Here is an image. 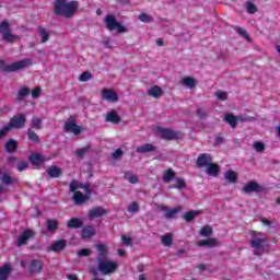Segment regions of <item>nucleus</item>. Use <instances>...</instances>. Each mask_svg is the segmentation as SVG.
I'll list each match as a JSON object with an SVG mask.
<instances>
[{
    "instance_id": "1",
    "label": "nucleus",
    "mask_w": 280,
    "mask_h": 280,
    "mask_svg": "<svg viewBox=\"0 0 280 280\" xmlns=\"http://www.w3.org/2000/svg\"><path fill=\"white\" fill-rule=\"evenodd\" d=\"M96 250H98V255L96 256L97 267L90 268V275L97 277L101 275L108 276L115 275L119 265L115 260H108V246L104 244H97Z\"/></svg>"
},
{
    "instance_id": "2",
    "label": "nucleus",
    "mask_w": 280,
    "mask_h": 280,
    "mask_svg": "<svg viewBox=\"0 0 280 280\" xmlns=\"http://www.w3.org/2000/svg\"><path fill=\"white\" fill-rule=\"evenodd\" d=\"M78 1L56 0L55 14L57 16H65V19H71L78 12Z\"/></svg>"
},
{
    "instance_id": "3",
    "label": "nucleus",
    "mask_w": 280,
    "mask_h": 280,
    "mask_svg": "<svg viewBox=\"0 0 280 280\" xmlns=\"http://www.w3.org/2000/svg\"><path fill=\"white\" fill-rule=\"evenodd\" d=\"M249 235L252 236L249 246L254 249V255L261 257L266 253V244L268 242L266 234L252 230L249 231Z\"/></svg>"
},
{
    "instance_id": "4",
    "label": "nucleus",
    "mask_w": 280,
    "mask_h": 280,
    "mask_svg": "<svg viewBox=\"0 0 280 280\" xmlns=\"http://www.w3.org/2000/svg\"><path fill=\"white\" fill-rule=\"evenodd\" d=\"M0 34L2 36V40H4V43H9L10 45L16 43V40L20 38L19 35H14L12 33V26L8 20H3L0 23Z\"/></svg>"
},
{
    "instance_id": "5",
    "label": "nucleus",
    "mask_w": 280,
    "mask_h": 280,
    "mask_svg": "<svg viewBox=\"0 0 280 280\" xmlns=\"http://www.w3.org/2000/svg\"><path fill=\"white\" fill-rule=\"evenodd\" d=\"M104 23L108 32H116L117 34H126L128 32V28L118 22L113 14H107L105 16Z\"/></svg>"
},
{
    "instance_id": "6",
    "label": "nucleus",
    "mask_w": 280,
    "mask_h": 280,
    "mask_svg": "<svg viewBox=\"0 0 280 280\" xmlns=\"http://www.w3.org/2000/svg\"><path fill=\"white\" fill-rule=\"evenodd\" d=\"M30 65H32L31 59H23L7 66L5 61L0 59V71H19V69H25V67H30Z\"/></svg>"
},
{
    "instance_id": "7",
    "label": "nucleus",
    "mask_w": 280,
    "mask_h": 280,
    "mask_svg": "<svg viewBox=\"0 0 280 280\" xmlns=\"http://www.w3.org/2000/svg\"><path fill=\"white\" fill-rule=\"evenodd\" d=\"M63 130L65 132L80 135L82 132V127L78 125V119L75 118V116H70L63 126Z\"/></svg>"
},
{
    "instance_id": "8",
    "label": "nucleus",
    "mask_w": 280,
    "mask_h": 280,
    "mask_svg": "<svg viewBox=\"0 0 280 280\" xmlns=\"http://www.w3.org/2000/svg\"><path fill=\"white\" fill-rule=\"evenodd\" d=\"M243 194H264L266 191V187L260 185L259 183L252 180L248 182L243 188H242Z\"/></svg>"
},
{
    "instance_id": "9",
    "label": "nucleus",
    "mask_w": 280,
    "mask_h": 280,
    "mask_svg": "<svg viewBox=\"0 0 280 280\" xmlns=\"http://www.w3.org/2000/svg\"><path fill=\"white\" fill-rule=\"evenodd\" d=\"M35 236L36 232H34V230L26 229L18 238L15 246H18V248H21V246H27V242H30V240Z\"/></svg>"
},
{
    "instance_id": "10",
    "label": "nucleus",
    "mask_w": 280,
    "mask_h": 280,
    "mask_svg": "<svg viewBox=\"0 0 280 280\" xmlns=\"http://www.w3.org/2000/svg\"><path fill=\"white\" fill-rule=\"evenodd\" d=\"M27 121V118L25 117V114H19L13 116L10 121H9V126L12 128H16L18 130L23 128V126H25V122Z\"/></svg>"
},
{
    "instance_id": "11",
    "label": "nucleus",
    "mask_w": 280,
    "mask_h": 280,
    "mask_svg": "<svg viewBox=\"0 0 280 280\" xmlns=\"http://www.w3.org/2000/svg\"><path fill=\"white\" fill-rule=\"evenodd\" d=\"M160 135L162 139H166L167 141H174L176 139H180L183 137V132L174 131L171 129H161Z\"/></svg>"
},
{
    "instance_id": "12",
    "label": "nucleus",
    "mask_w": 280,
    "mask_h": 280,
    "mask_svg": "<svg viewBox=\"0 0 280 280\" xmlns=\"http://www.w3.org/2000/svg\"><path fill=\"white\" fill-rule=\"evenodd\" d=\"M102 98L106 102H119V95L113 89H103L101 92Z\"/></svg>"
},
{
    "instance_id": "13",
    "label": "nucleus",
    "mask_w": 280,
    "mask_h": 280,
    "mask_svg": "<svg viewBox=\"0 0 280 280\" xmlns=\"http://www.w3.org/2000/svg\"><path fill=\"white\" fill-rule=\"evenodd\" d=\"M210 163H213V158L209 153H202L198 156L196 165L197 167H207Z\"/></svg>"
},
{
    "instance_id": "14",
    "label": "nucleus",
    "mask_w": 280,
    "mask_h": 280,
    "mask_svg": "<svg viewBox=\"0 0 280 280\" xmlns=\"http://www.w3.org/2000/svg\"><path fill=\"white\" fill-rule=\"evenodd\" d=\"M106 213H108V211H106V209H104L102 207H95L89 211V218L91 220H95V218H102V217L106 215Z\"/></svg>"
},
{
    "instance_id": "15",
    "label": "nucleus",
    "mask_w": 280,
    "mask_h": 280,
    "mask_svg": "<svg viewBox=\"0 0 280 280\" xmlns=\"http://www.w3.org/2000/svg\"><path fill=\"white\" fill-rule=\"evenodd\" d=\"M67 248V241L59 240L55 241L50 247H48V252L52 250L54 253H62Z\"/></svg>"
},
{
    "instance_id": "16",
    "label": "nucleus",
    "mask_w": 280,
    "mask_h": 280,
    "mask_svg": "<svg viewBox=\"0 0 280 280\" xmlns=\"http://www.w3.org/2000/svg\"><path fill=\"white\" fill-rule=\"evenodd\" d=\"M89 198H91L90 195H84L82 194V191H74L73 196H72V200L75 205L80 206V205H84V202H86V200H89Z\"/></svg>"
},
{
    "instance_id": "17",
    "label": "nucleus",
    "mask_w": 280,
    "mask_h": 280,
    "mask_svg": "<svg viewBox=\"0 0 280 280\" xmlns=\"http://www.w3.org/2000/svg\"><path fill=\"white\" fill-rule=\"evenodd\" d=\"M31 275H39L43 272V261L38 259H34L30 265Z\"/></svg>"
},
{
    "instance_id": "18",
    "label": "nucleus",
    "mask_w": 280,
    "mask_h": 280,
    "mask_svg": "<svg viewBox=\"0 0 280 280\" xmlns=\"http://www.w3.org/2000/svg\"><path fill=\"white\" fill-rule=\"evenodd\" d=\"M138 154H148L150 152H156V147L152 143H145L136 149Z\"/></svg>"
},
{
    "instance_id": "19",
    "label": "nucleus",
    "mask_w": 280,
    "mask_h": 280,
    "mask_svg": "<svg viewBox=\"0 0 280 280\" xmlns=\"http://www.w3.org/2000/svg\"><path fill=\"white\" fill-rule=\"evenodd\" d=\"M28 161L32 165L38 166L45 163V158L40 153H33L28 156Z\"/></svg>"
},
{
    "instance_id": "20",
    "label": "nucleus",
    "mask_w": 280,
    "mask_h": 280,
    "mask_svg": "<svg viewBox=\"0 0 280 280\" xmlns=\"http://www.w3.org/2000/svg\"><path fill=\"white\" fill-rule=\"evenodd\" d=\"M197 245L200 247L207 246L208 248H215L220 246V242H218V238H208L200 241Z\"/></svg>"
},
{
    "instance_id": "21",
    "label": "nucleus",
    "mask_w": 280,
    "mask_h": 280,
    "mask_svg": "<svg viewBox=\"0 0 280 280\" xmlns=\"http://www.w3.org/2000/svg\"><path fill=\"white\" fill-rule=\"evenodd\" d=\"M46 172L49 178H60V176H62V168L58 166H50Z\"/></svg>"
},
{
    "instance_id": "22",
    "label": "nucleus",
    "mask_w": 280,
    "mask_h": 280,
    "mask_svg": "<svg viewBox=\"0 0 280 280\" xmlns=\"http://www.w3.org/2000/svg\"><path fill=\"white\" fill-rule=\"evenodd\" d=\"M67 226L68 229H82V226H84V221L79 218H72L68 220Z\"/></svg>"
},
{
    "instance_id": "23",
    "label": "nucleus",
    "mask_w": 280,
    "mask_h": 280,
    "mask_svg": "<svg viewBox=\"0 0 280 280\" xmlns=\"http://www.w3.org/2000/svg\"><path fill=\"white\" fill-rule=\"evenodd\" d=\"M147 95L150 97H154L155 100H159L163 95V89L159 85L152 86L150 90H148Z\"/></svg>"
},
{
    "instance_id": "24",
    "label": "nucleus",
    "mask_w": 280,
    "mask_h": 280,
    "mask_svg": "<svg viewBox=\"0 0 280 280\" xmlns=\"http://www.w3.org/2000/svg\"><path fill=\"white\" fill-rule=\"evenodd\" d=\"M58 226H60V222L56 219H48L46 221V228L49 233H56V231H58Z\"/></svg>"
},
{
    "instance_id": "25",
    "label": "nucleus",
    "mask_w": 280,
    "mask_h": 280,
    "mask_svg": "<svg viewBox=\"0 0 280 280\" xmlns=\"http://www.w3.org/2000/svg\"><path fill=\"white\" fill-rule=\"evenodd\" d=\"M94 235H95L94 226L88 225L83 228L82 234H81L82 240H91V237H93Z\"/></svg>"
},
{
    "instance_id": "26",
    "label": "nucleus",
    "mask_w": 280,
    "mask_h": 280,
    "mask_svg": "<svg viewBox=\"0 0 280 280\" xmlns=\"http://www.w3.org/2000/svg\"><path fill=\"white\" fill-rule=\"evenodd\" d=\"M32 93L27 86H23L18 91L16 102H24V100Z\"/></svg>"
},
{
    "instance_id": "27",
    "label": "nucleus",
    "mask_w": 280,
    "mask_h": 280,
    "mask_svg": "<svg viewBox=\"0 0 280 280\" xmlns=\"http://www.w3.org/2000/svg\"><path fill=\"white\" fill-rule=\"evenodd\" d=\"M4 150L8 152V154H14V152L18 150L16 140L9 139L4 144Z\"/></svg>"
},
{
    "instance_id": "28",
    "label": "nucleus",
    "mask_w": 280,
    "mask_h": 280,
    "mask_svg": "<svg viewBox=\"0 0 280 280\" xmlns=\"http://www.w3.org/2000/svg\"><path fill=\"white\" fill-rule=\"evenodd\" d=\"M206 174H208V176H218V174H220V166L218 164H213V162H211L206 167Z\"/></svg>"
},
{
    "instance_id": "29",
    "label": "nucleus",
    "mask_w": 280,
    "mask_h": 280,
    "mask_svg": "<svg viewBox=\"0 0 280 280\" xmlns=\"http://www.w3.org/2000/svg\"><path fill=\"white\" fill-rule=\"evenodd\" d=\"M223 120L225 121V124H229L231 128L233 129L237 128V116L233 114H225Z\"/></svg>"
},
{
    "instance_id": "30",
    "label": "nucleus",
    "mask_w": 280,
    "mask_h": 280,
    "mask_svg": "<svg viewBox=\"0 0 280 280\" xmlns=\"http://www.w3.org/2000/svg\"><path fill=\"white\" fill-rule=\"evenodd\" d=\"M105 120L109 121V124H119L121 121V118L116 110H112L107 113Z\"/></svg>"
},
{
    "instance_id": "31",
    "label": "nucleus",
    "mask_w": 280,
    "mask_h": 280,
    "mask_svg": "<svg viewBox=\"0 0 280 280\" xmlns=\"http://www.w3.org/2000/svg\"><path fill=\"white\" fill-rule=\"evenodd\" d=\"M200 213H202L200 210H190L184 213L183 218L187 222H192L196 218H198V215H200Z\"/></svg>"
},
{
    "instance_id": "32",
    "label": "nucleus",
    "mask_w": 280,
    "mask_h": 280,
    "mask_svg": "<svg viewBox=\"0 0 280 280\" xmlns=\"http://www.w3.org/2000/svg\"><path fill=\"white\" fill-rule=\"evenodd\" d=\"M125 180H128L131 185H137L139 183V177L133 174L132 171H126L124 174Z\"/></svg>"
},
{
    "instance_id": "33",
    "label": "nucleus",
    "mask_w": 280,
    "mask_h": 280,
    "mask_svg": "<svg viewBox=\"0 0 280 280\" xmlns=\"http://www.w3.org/2000/svg\"><path fill=\"white\" fill-rule=\"evenodd\" d=\"M161 242L163 246H166V248H170V246L174 244V234L166 233L165 235L162 236Z\"/></svg>"
},
{
    "instance_id": "34",
    "label": "nucleus",
    "mask_w": 280,
    "mask_h": 280,
    "mask_svg": "<svg viewBox=\"0 0 280 280\" xmlns=\"http://www.w3.org/2000/svg\"><path fill=\"white\" fill-rule=\"evenodd\" d=\"M224 178H226L228 183L231 185H235V183H237V173H235L233 170H229L225 172Z\"/></svg>"
},
{
    "instance_id": "35",
    "label": "nucleus",
    "mask_w": 280,
    "mask_h": 280,
    "mask_svg": "<svg viewBox=\"0 0 280 280\" xmlns=\"http://www.w3.org/2000/svg\"><path fill=\"white\" fill-rule=\"evenodd\" d=\"M180 84L183 86H186L187 89H196V79L192 77H185L182 81Z\"/></svg>"
},
{
    "instance_id": "36",
    "label": "nucleus",
    "mask_w": 280,
    "mask_h": 280,
    "mask_svg": "<svg viewBox=\"0 0 280 280\" xmlns=\"http://www.w3.org/2000/svg\"><path fill=\"white\" fill-rule=\"evenodd\" d=\"M10 272H12V268L10 265H4L0 267V280H8L10 277Z\"/></svg>"
},
{
    "instance_id": "37",
    "label": "nucleus",
    "mask_w": 280,
    "mask_h": 280,
    "mask_svg": "<svg viewBox=\"0 0 280 280\" xmlns=\"http://www.w3.org/2000/svg\"><path fill=\"white\" fill-rule=\"evenodd\" d=\"M174 178H176V172H174V170L168 168L164 172V174H163L164 183H172V180H174Z\"/></svg>"
},
{
    "instance_id": "38",
    "label": "nucleus",
    "mask_w": 280,
    "mask_h": 280,
    "mask_svg": "<svg viewBox=\"0 0 280 280\" xmlns=\"http://www.w3.org/2000/svg\"><path fill=\"white\" fill-rule=\"evenodd\" d=\"M37 31L42 38V43H47V40H49V31L43 26H38Z\"/></svg>"
},
{
    "instance_id": "39",
    "label": "nucleus",
    "mask_w": 280,
    "mask_h": 280,
    "mask_svg": "<svg viewBox=\"0 0 280 280\" xmlns=\"http://www.w3.org/2000/svg\"><path fill=\"white\" fill-rule=\"evenodd\" d=\"M0 180H1L2 185L10 186V185L14 184L15 179L12 178V176H10V173H3L0 177Z\"/></svg>"
},
{
    "instance_id": "40",
    "label": "nucleus",
    "mask_w": 280,
    "mask_h": 280,
    "mask_svg": "<svg viewBox=\"0 0 280 280\" xmlns=\"http://www.w3.org/2000/svg\"><path fill=\"white\" fill-rule=\"evenodd\" d=\"M199 235H201V237H211V235H213V228H211V225H205L201 228Z\"/></svg>"
},
{
    "instance_id": "41",
    "label": "nucleus",
    "mask_w": 280,
    "mask_h": 280,
    "mask_svg": "<svg viewBox=\"0 0 280 280\" xmlns=\"http://www.w3.org/2000/svg\"><path fill=\"white\" fill-rule=\"evenodd\" d=\"M179 211H183L182 207H177V208L172 209V210L167 209L165 214H164V218H166L167 220H172V218H174V215L179 213Z\"/></svg>"
},
{
    "instance_id": "42",
    "label": "nucleus",
    "mask_w": 280,
    "mask_h": 280,
    "mask_svg": "<svg viewBox=\"0 0 280 280\" xmlns=\"http://www.w3.org/2000/svg\"><path fill=\"white\" fill-rule=\"evenodd\" d=\"M171 189H187V184L185 183V179L178 177L176 179V185L171 186Z\"/></svg>"
},
{
    "instance_id": "43",
    "label": "nucleus",
    "mask_w": 280,
    "mask_h": 280,
    "mask_svg": "<svg viewBox=\"0 0 280 280\" xmlns=\"http://www.w3.org/2000/svg\"><path fill=\"white\" fill-rule=\"evenodd\" d=\"M236 32L238 33L240 36L245 38V40H247V43H253V39L250 38V36H248V32H246V30H244L240 26H236Z\"/></svg>"
},
{
    "instance_id": "44",
    "label": "nucleus",
    "mask_w": 280,
    "mask_h": 280,
    "mask_svg": "<svg viewBox=\"0 0 280 280\" xmlns=\"http://www.w3.org/2000/svg\"><path fill=\"white\" fill-rule=\"evenodd\" d=\"M32 128H35V130H42L43 128V119L35 117L31 121Z\"/></svg>"
},
{
    "instance_id": "45",
    "label": "nucleus",
    "mask_w": 280,
    "mask_h": 280,
    "mask_svg": "<svg viewBox=\"0 0 280 280\" xmlns=\"http://www.w3.org/2000/svg\"><path fill=\"white\" fill-rule=\"evenodd\" d=\"M196 115L199 119H207V117H209V110L202 108V107H199L197 108L196 110Z\"/></svg>"
},
{
    "instance_id": "46",
    "label": "nucleus",
    "mask_w": 280,
    "mask_h": 280,
    "mask_svg": "<svg viewBox=\"0 0 280 280\" xmlns=\"http://www.w3.org/2000/svg\"><path fill=\"white\" fill-rule=\"evenodd\" d=\"M214 95L221 102H226V100H229V93L222 90L217 91Z\"/></svg>"
},
{
    "instance_id": "47",
    "label": "nucleus",
    "mask_w": 280,
    "mask_h": 280,
    "mask_svg": "<svg viewBox=\"0 0 280 280\" xmlns=\"http://www.w3.org/2000/svg\"><path fill=\"white\" fill-rule=\"evenodd\" d=\"M139 209H140L139 202L133 201L129 205L127 211L128 213H139Z\"/></svg>"
},
{
    "instance_id": "48",
    "label": "nucleus",
    "mask_w": 280,
    "mask_h": 280,
    "mask_svg": "<svg viewBox=\"0 0 280 280\" xmlns=\"http://www.w3.org/2000/svg\"><path fill=\"white\" fill-rule=\"evenodd\" d=\"M245 8L248 14H255L257 12V5L250 1L246 2Z\"/></svg>"
},
{
    "instance_id": "49",
    "label": "nucleus",
    "mask_w": 280,
    "mask_h": 280,
    "mask_svg": "<svg viewBox=\"0 0 280 280\" xmlns=\"http://www.w3.org/2000/svg\"><path fill=\"white\" fill-rule=\"evenodd\" d=\"M253 148L256 150V152H264V150H266V143L261 141H255Z\"/></svg>"
},
{
    "instance_id": "50",
    "label": "nucleus",
    "mask_w": 280,
    "mask_h": 280,
    "mask_svg": "<svg viewBox=\"0 0 280 280\" xmlns=\"http://www.w3.org/2000/svg\"><path fill=\"white\" fill-rule=\"evenodd\" d=\"M92 78H93V74H91L90 71H85L82 74H80L79 81L80 82H89V80H91Z\"/></svg>"
},
{
    "instance_id": "51",
    "label": "nucleus",
    "mask_w": 280,
    "mask_h": 280,
    "mask_svg": "<svg viewBox=\"0 0 280 280\" xmlns=\"http://www.w3.org/2000/svg\"><path fill=\"white\" fill-rule=\"evenodd\" d=\"M91 150V144H88L84 148L78 149L77 150V156H80V159H84V154Z\"/></svg>"
},
{
    "instance_id": "52",
    "label": "nucleus",
    "mask_w": 280,
    "mask_h": 280,
    "mask_svg": "<svg viewBox=\"0 0 280 280\" xmlns=\"http://www.w3.org/2000/svg\"><path fill=\"white\" fill-rule=\"evenodd\" d=\"M139 20L142 22V23H152L154 21V19H152L151 15L147 14V13H141L139 15Z\"/></svg>"
},
{
    "instance_id": "53",
    "label": "nucleus",
    "mask_w": 280,
    "mask_h": 280,
    "mask_svg": "<svg viewBox=\"0 0 280 280\" xmlns=\"http://www.w3.org/2000/svg\"><path fill=\"white\" fill-rule=\"evenodd\" d=\"M258 116H249V117H244V116H236V121H257Z\"/></svg>"
},
{
    "instance_id": "54",
    "label": "nucleus",
    "mask_w": 280,
    "mask_h": 280,
    "mask_svg": "<svg viewBox=\"0 0 280 280\" xmlns=\"http://www.w3.org/2000/svg\"><path fill=\"white\" fill-rule=\"evenodd\" d=\"M27 135L31 141H34L35 143H38V141H40V139L38 138V135H36V132H34V130L32 129H28Z\"/></svg>"
},
{
    "instance_id": "55",
    "label": "nucleus",
    "mask_w": 280,
    "mask_h": 280,
    "mask_svg": "<svg viewBox=\"0 0 280 280\" xmlns=\"http://www.w3.org/2000/svg\"><path fill=\"white\" fill-rule=\"evenodd\" d=\"M30 167V163L27 161H21L18 163V172H25Z\"/></svg>"
},
{
    "instance_id": "56",
    "label": "nucleus",
    "mask_w": 280,
    "mask_h": 280,
    "mask_svg": "<svg viewBox=\"0 0 280 280\" xmlns=\"http://www.w3.org/2000/svg\"><path fill=\"white\" fill-rule=\"evenodd\" d=\"M78 188H80V183L78 182V179H72V182L70 183V191L75 194V191H78Z\"/></svg>"
},
{
    "instance_id": "57",
    "label": "nucleus",
    "mask_w": 280,
    "mask_h": 280,
    "mask_svg": "<svg viewBox=\"0 0 280 280\" xmlns=\"http://www.w3.org/2000/svg\"><path fill=\"white\" fill-rule=\"evenodd\" d=\"M124 156V150L121 149H117L113 154L112 158L114 159V161H119V159H121Z\"/></svg>"
},
{
    "instance_id": "58",
    "label": "nucleus",
    "mask_w": 280,
    "mask_h": 280,
    "mask_svg": "<svg viewBox=\"0 0 280 280\" xmlns=\"http://www.w3.org/2000/svg\"><path fill=\"white\" fill-rule=\"evenodd\" d=\"M259 222H261L264 224V226H268L269 229H275L272 221H270L266 218L260 217Z\"/></svg>"
},
{
    "instance_id": "59",
    "label": "nucleus",
    "mask_w": 280,
    "mask_h": 280,
    "mask_svg": "<svg viewBox=\"0 0 280 280\" xmlns=\"http://www.w3.org/2000/svg\"><path fill=\"white\" fill-rule=\"evenodd\" d=\"M10 130H12L11 127H10V125L4 126V127L0 130V139H3V138H5V137H8V132H10Z\"/></svg>"
},
{
    "instance_id": "60",
    "label": "nucleus",
    "mask_w": 280,
    "mask_h": 280,
    "mask_svg": "<svg viewBox=\"0 0 280 280\" xmlns=\"http://www.w3.org/2000/svg\"><path fill=\"white\" fill-rule=\"evenodd\" d=\"M40 88H35L32 92H31V95L34 100H38V97H40Z\"/></svg>"
},
{
    "instance_id": "61",
    "label": "nucleus",
    "mask_w": 280,
    "mask_h": 280,
    "mask_svg": "<svg viewBox=\"0 0 280 280\" xmlns=\"http://www.w3.org/2000/svg\"><path fill=\"white\" fill-rule=\"evenodd\" d=\"M79 257H90L91 256V249L83 248L78 252Z\"/></svg>"
},
{
    "instance_id": "62",
    "label": "nucleus",
    "mask_w": 280,
    "mask_h": 280,
    "mask_svg": "<svg viewBox=\"0 0 280 280\" xmlns=\"http://www.w3.org/2000/svg\"><path fill=\"white\" fill-rule=\"evenodd\" d=\"M121 242L125 246H130L132 244V238H130L126 235H122L121 236Z\"/></svg>"
},
{
    "instance_id": "63",
    "label": "nucleus",
    "mask_w": 280,
    "mask_h": 280,
    "mask_svg": "<svg viewBox=\"0 0 280 280\" xmlns=\"http://www.w3.org/2000/svg\"><path fill=\"white\" fill-rule=\"evenodd\" d=\"M79 187L85 190V195L91 196L92 191L91 188H89V184H79Z\"/></svg>"
},
{
    "instance_id": "64",
    "label": "nucleus",
    "mask_w": 280,
    "mask_h": 280,
    "mask_svg": "<svg viewBox=\"0 0 280 280\" xmlns=\"http://www.w3.org/2000/svg\"><path fill=\"white\" fill-rule=\"evenodd\" d=\"M7 161L9 165H13V163H16L18 159L16 156H9Z\"/></svg>"
}]
</instances>
